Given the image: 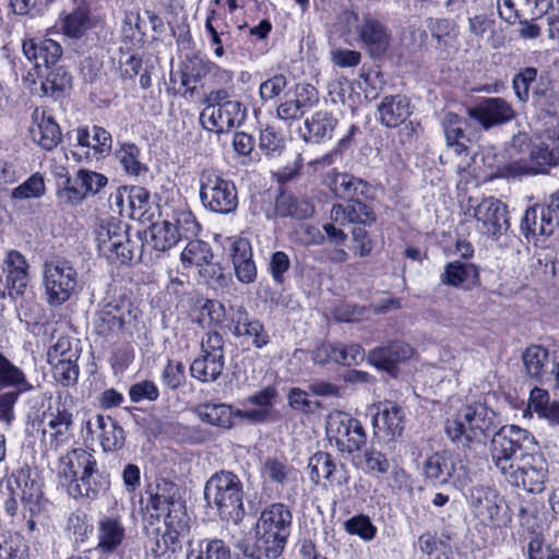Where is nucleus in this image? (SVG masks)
<instances>
[{
    "instance_id": "obj_1",
    "label": "nucleus",
    "mask_w": 559,
    "mask_h": 559,
    "mask_svg": "<svg viewBox=\"0 0 559 559\" xmlns=\"http://www.w3.org/2000/svg\"><path fill=\"white\" fill-rule=\"evenodd\" d=\"M510 155L513 159L507 166L509 174H547L559 165V123L537 129L533 141L524 132L515 134L510 143Z\"/></svg>"
},
{
    "instance_id": "obj_2",
    "label": "nucleus",
    "mask_w": 559,
    "mask_h": 559,
    "mask_svg": "<svg viewBox=\"0 0 559 559\" xmlns=\"http://www.w3.org/2000/svg\"><path fill=\"white\" fill-rule=\"evenodd\" d=\"M293 524L290 509L281 502L265 507L254 525V544L241 539L235 544V548L247 559H276L287 544Z\"/></svg>"
},
{
    "instance_id": "obj_3",
    "label": "nucleus",
    "mask_w": 559,
    "mask_h": 559,
    "mask_svg": "<svg viewBox=\"0 0 559 559\" xmlns=\"http://www.w3.org/2000/svg\"><path fill=\"white\" fill-rule=\"evenodd\" d=\"M497 427L495 411L477 403L462 406L453 418L447 419L444 430L459 448H471L473 444H485Z\"/></svg>"
},
{
    "instance_id": "obj_4",
    "label": "nucleus",
    "mask_w": 559,
    "mask_h": 559,
    "mask_svg": "<svg viewBox=\"0 0 559 559\" xmlns=\"http://www.w3.org/2000/svg\"><path fill=\"white\" fill-rule=\"evenodd\" d=\"M58 476L73 498H96L100 486L96 481L98 469L91 452L83 448L72 449L59 459Z\"/></svg>"
},
{
    "instance_id": "obj_5",
    "label": "nucleus",
    "mask_w": 559,
    "mask_h": 559,
    "mask_svg": "<svg viewBox=\"0 0 559 559\" xmlns=\"http://www.w3.org/2000/svg\"><path fill=\"white\" fill-rule=\"evenodd\" d=\"M243 489L240 478L229 471L213 474L204 487V498L217 509L221 518L238 524L245 516Z\"/></svg>"
},
{
    "instance_id": "obj_6",
    "label": "nucleus",
    "mask_w": 559,
    "mask_h": 559,
    "mask_svg": "<svg viewBox=\"0 0 559 559\" xmlns=\"http://www.w3.org/2000/svg\"><path fill=\"white\" fill-rule=\"evenodd\" d=\"M147 492V508L156 512V518L164 516L169 535H179L188 531L189 516L175 483L159 479L154 487H148Z\"/></svg>"
},
{
    "instance_id": "obj_7",
    "label": "nucleus",
    "mask_w": 559,
    "mask_h": 559,
    "mask_svg": "<svg viewBox=\"0 0 559 559\" xmlns=\"http://www.w3.org/2000/svg\"><path fill=\"white\" fill-rule=\"evenodd\" d=\"M531 443L527 430L518 426H503L491 437L490 454L495 466L506 476L513 473V469L530 452L527 444Z\"/></svg>"
},
{
    "instance_id": "obj_8",
    "label": "nucleus",
    "mask_w": 559,
    "mask_h": 559,
    "mask_svg": "<svg viewBox=\"0 0 559 559\" xmlns=\"http://www.w3.org/2000/svg\"><path fill=\"white\" fill-rule=\"evenodd\" d=\"M200 201L202 205L216 214L234 213L238 206V194L235 183L212 169L200 174Z\"/></svg>"
},
{
    "instance_id": "obj_9",
    "label": "nucleus",
    "mask_w": 559,
    "mask_h": 559,
    "mask_svg": "<svg viewBox=\"0 0 559 559\" xmlns=\"http://www.w3.org/2000/svg\"><path fill=\"white\" fill-rule=\"evenodd\" d=\"M199 224L189 211L175 214L174 221L164 219L152 224L145 231L150 243L156 251L165 252L175 247L181 238L189 239L197 235Z\"/></svg>"
},
{
    "instance_id": "obj_10",
    "label": "nucleus",
    "mask_w": 559,
    "mask_h": 559,
    "mask_svg": "<svg viewBox=\"0 0 559 559\" xmlns=\"http://www.w3.org/2000/svg\"><path fill=\"white\" fill-rule=\"evenodd\" d=\"M43 283L48 304L60 306L75 293L78 272L64 259L47 261L43 266Z\"/></svg>"
},
{
    "instance_id": "obj_11",
    "label": "nucleus",
    "mask_w": 559,
    "mask_h": 559,
    "mask_svg": "<svg viewBox=\"0 0 559 559\" xmlns=\"http://www.w3.org/2000/svg\"><path fill=\"white\" fill-rule=\"evenodd\" d=\"M129 226L116 217L99 221L95 240L99 252L107 259L127 263L133 259L128 235Z\"/></svg>"
},
{
    "instance_id": "obj_12",
    "label": "nucleus",
    "mask_w": 559,
    "mask_h": 559,
    "mask_svg": "<svg viewBox=\"0 0 559 559\" xmlns=\"http://www.w3.org/2000/svg\"><path fill=\"white\" fill-rule=\"evenodd\" d=\"M326 435L331 441H335V445L341 452L346 453L360 450L367 440L360 421L341 411L329 414L326 418Z\"/></svg>"
},
{
    "instance_id": "obj_13",
    "label": "nucleus",
    "mask_w": 559,
    "mask_h": 559,
    "mask_svg": "<svg viewBox=\"0 0 559 559\" xmlns=\"http://www.w3.org/2000/svg\"><path fill=\"white\" fill-rule=\"evenodd\" d=\"M135 319L136 312L129 301L108 302L95 313L94 331L105 338H111L129 330Z\"/></svg>"
},
{
    "instance_id": "obj_14",
    "label": "nucleus",
    "mask_w": 559,
    "mask_h": 559,
    "mask_svg": "<svg viewBox=\"0 0 559 559\" xmlns=\"http://www.w3.org/2000/svg\"><path fill=\"white\" fill-rule=\"evenodd\" d=\"M466 121L454 112H448L442 119V128L445 136L447 150L440 155V162L445 164L449 158L454 155L460 160L455 167L457 173L465 171L471 166V152L468 146L465 144L468 141L465 134Z\"/></svg>"
},
{
    "instance_id": "obj_15",
    "label": "nucleus",
    "mask_w": 559,
    "mask_h": 559,
    "mask_svg": "<svg viewBox=\"0 0 559 559\" xmlns=\"http://www.w3.org/2000/svg\"><path fill=\"white\" fill-rule=\"evenodd\" d=\"M109 205L121 216H127L134 221L146 222L151 217L148 214L151 210L150 193L143 187H119L110 194Z\"/></svg>"
},
{
    "instance_id": "obj_16",
    "label": "nucleus",
    "mask_w": 559,
    "mask_h": 559,
    "mask_svg": "<svg viewBox=\"0 0 559 559\" xmlns=\"http://www.w3.org/2000/svg\"><path fill=\"white\" fill-rule=\"evenodd\" d=\"M479 231L497 240L510 228L507 205L498 199L487 198L474 207Z\"/></svg>"
},
{
    "instance_id": "obj_17",
    "label": "nucleus",
    "mask_w": 559,
    "mask_h": 559,
    "mask_svg": "<svg viewBox=\"0 0 559 559\" xmlns=\"http://www.w3.org/2000/svg\"><path fill=\"white\" fill-rule=\"evenodd\" d=\"M504 477L513 486L523 487L530 492H540L547 479V467L544 457L528 453Z\"/></svg>"
},
{
    "instance_id": "obj_18",
    "label": "nucleus",
    "mask_w": 559,
    "mask_h": 559,
    "mask_svg": "<svg viewBox=\"0 0 559 559\" xmlns=\"http://www.w3.org/2000/svg\"><path fill=\"white\" fill-rule=\"evenodd\" d=\"M246 118V108L239 100L224 102L219 107L205 106L200 115L202 126L217 133L240 126Z\"/></svg>"
},
{
    "instance_id": "obj_19",
    "label": "nucleus",
    "mask_w": 559,
    "mask_h": 559,
    "mask_svg": "<svg viewBox=\"0 0 559 559\" xmlns=\"http://www.w3.org/2000/svg\"><path fill=\"white\" fill-rule=\"evenodd\" d=\"M472 504L478 516L495 526H504L510 522L508 506L496 491L485 487H474L471 492Z\"/></svg>"
},
{
    "instance_id": "obj_20",
    "label": "nucleus",
    "mask_w": 559,
    "mask_h": 559,
    "mask_svg": "<svg viewBox=\"0 0 559 559\" xmlns=\"http://www.w3.org/2000/svg\"><path fill=\"white\" fill-rule=\"evenodd\" d=\"M356 33L361 47L372 58L382 57L391 43V33L388 27L377 19L365 16L356 26Z\"/></svg>"
},
{
    "instance_id": "obj_21",
    "label": "nucleus",
    "mask_w": 559,
    "mask_h": 559,
    "mask_svg": "<svg viewBox=\"0 0 559 559\" xmlns=\"http://www.w3.org/2000/svg\"><path fill=\"white\" fill-rule=\"evenodd\" d=\"M310 479L318 485L325 479L331 486H343L349 480V475L344 464L337 466L333 456L328 452H316L308 460Z\"/></svg>"
},
{
    "instance_id": "obj_22",
    "label": "nucleus",
    "mask_w": 559,
    "mask_h": 559,
    "mask_svg": "<svg viewBox=\"0 0 559 559\" xmlns=\"http://www.w3.org/2000/svg\"><path fill=\"white\" fill-rule=\"evenodd\" d=\"M468 116L478 122L485 130L506 123L513 119L514 110L511 105L500 97H490L474 108H469Z\"/></svg>"
},
{
    "instance_id": "obj_23",
    "label": "nucleus",
    "mask_w": 559,
    "mask_h": 559,
    "mask_svg": "<svg viewBox=\"0 0 559 559\" xmlns=\"http://www.w3.org/2000/svg\"><path fill=\"white\" fill-rule=\"evenodd\" d=\"M531 105L534 109V116L538 120L549 119L550 126L559 123L557 114L559 109V93L550 80L539 78L536 82Z\"/></svg>"
},
{
    "instance_id": "obj_24",
    "label": "nucleus",
    "mask_w": 559,
    "mask_h": 559,
    "mask_svg": "<svg viewBox=\"0 0 559 559\" xmlns=\"http://www.w3.org/2000/svg\"><path fill=\"white\" fill-rule=\"evenodd\" d=\"M231 332L236 337L251 338L255 348H263L270 343V336L261 321L249 316L242 307H230Z\"/></svg>"
},
{
    "instance_id": "obj_25",
    "label": "nucleus",
    "mask_w": 559,
    "mask_h": 559,
    "mask_svg": "<svg viewBox=\"0 0 559 559\" xmlns=\"http://www.w3.org/2000/svg\"><path fill=\"white\" fill-rule=\"evenodd\" d=\"M23 53L32 62H34V70L37 73L47 71L48 68L58 63L62 56L61 45L53 39L36 40L29 38L23 41Z\"/></svg>"
},
{
    "instance_id": "obj_26",
    "label": "nucleus",
    "mask_w": 559,
    "mask_h": 559,
    "mask_svg": "<svg viewBox=\"0 0 559 559\" xmlns=\"http://www.w3.org/2000/svg\"><path fill=\"white\" fill-rule=\"evenodd\" d=\"M414 349L411 345L395 341L386 346L377 347L369 352L368 361L391 376H396L397 365L412 357Z\"/></svg>"
},
{
    "instance_id": "obj_27",
    "label": "nucleus",
    "mask_w": 559,
    "mask_h": 559,
    "mask_svg": "<svg viewBox=\"0 0 559 559\" xmlns=\"http://www.w3.org/2000/svg\"><path fill=\"white\" fill-rule=\"evenodd\" d=\"M29 134L41 148L51 151L61 141V130L55 119L46 110L36 108L32 114Z\"/></svg>"
},
{
    "instance_id": "obj_28",
    "label": "nucleus",
    "mask_w": 559,
    "mask_h": 559,
    "mask_svg": "<svg viewBox=\"0 0 559 559\" xmlns=\"http://www.w3.org/2000/svg\"><path fill=\"white\" fill-rule=\"evenodd\" d=\"M337 119L328 110H318L304 120L299 134L304 142L319 144L332 138Z\"/></svg>"
},
{
    "instance_id": "obj_29",
    "label": "nucleus",
    "mask_w": 559,
    "mask_h": 559,
    "mask_svg": "<svg viewBox=\"0 0 559 559\" xmlns=\"http://www.w3.org/2000/svg\"><path fill=\"white\" fill-rule=\"evenodd\" d=\"M378 119L386 128H396L411 116V100L407 96L388 95L377 106Z\"/></svg>"
},
{
    "instance_id": "obj_30",
    "label": "nucleus",
    "mask_w": 559,
    "mask_h": 559,
    "mask_svg": "<svg viewBox=\"0 0 559 559\" xmlns=\"http://www.w3.org/2000/svg\"><path fill=\"white\" fill-rule=\"evenodd\" d=\"M28 264L23 254L11 250L4 260V272L7 273V289L12 298L23 296L28 284Z\"/></svg>"
},
{
    "instance_id": "obj_31",
    "label": "nucleus",
    "mask_w": 559,
    "mask_h": 559,
    "mask_svg": "<svg viewBox=\"0 0 559 559\" xmlns=\"http://www.w3.org/2000/svg\"><path fill=\"white\" fill-rule=\"evenodd\" d=\"M329 187L340 199L357 200L359 195L371 198L373 190L369 182L346 173H336L330 177Z\"/></svg>"
},
{
    "instance_id": "obj_32",
    "label": "nucleus",
    "mask_w": 559,
    "mask_h": 559,
    "mask_svg": "<svg viewBox=\"0 0 559 559\" xmlns=\"http://www.w3.org/2000/svg\"><path fill=\"white\" fill-rule=\"evenodd\" d=\"M92 425L98 430V441L105 452H115L120 450L126 442L123 429L110 416L96 415L94 423L87 421V429H92Z\"/></svg>"
},
{
    "instance_id": "obj_33",
    "label": "nucleus",
    "mask_w": 559,
    "mask_h": 559,
    "mask_svg": "<svg viewBox=\"0 0 559 559\" xmlns=\"http://www.w3.org/2000/svg\"><path fill=\"white\" fill-rule=\"evenodd\" d=\"M468 33L477 43L486 38L492 49H499L506 43L503 31L497 28L495 19L485 13L468 17Z\"/></svg>"
},
{
    "instance_id": "obj_34",
    "label": "nucleus",
    "mask_w": 559,
    "mask_h": 559,
    "mask_svg": "<svg viewBox=\"0 0 559 559\" xmlns=\"http://www.w3.org/2000/svg\"><path fill=\"white\" fill-rule=\"evenodd\" d=\"M373 427L378 432L382 431L392 438L401 436L404 429L403 409L391 401L380 403L373 416Z\"/></svg>"
},
{
    "instance_id": "obj_35",
    "label": "nucleus",
    "mask_w": 559,
    "mask_h": 559,
    "mask_svg": "<svg viewBox=\"0 0 559 559\" xmlns=\"http://www.w3.org/2000/svg\"><path fill=\"white\" fill-rule=\"evenodd\" d=\"M230 255L237 278L241 283H252L257 276V267L250 242L245 238L236 239L231 245Z\"/></svg>"
},
{
    "instance_id": "obj_36",
    "label": "nucleus",
    "mask_w": 559,
    "mask_h": 559,
    "mask_svg": "<svg viewBox=\"0 0 559 559\" xmlns=\"http://www.w3.org/2000/svg\"><path fill=\"white\" fill-rule=\"evenodd\" d=\"M124 539V527L118 516H103L98 521L97 549L103 554L114 552Z\"/></svg>"
},
{
    "instance_id": "obj_37",
    "label": "nucleus",
    "mask_w": 559,
    "mask_h": 559,
    "mask_svg": "<svg viewBox=\"0 0 559 559\" xmlns=\"http://www.w3.org/2000/svg\"><path fill=\"white\" fill-rule=\"evenodd\" d=\"M314 205L308 199H297L290 193L281 192L275 200V214L280 217L306 219L313 215Z\"/></svg>"
},
{
    "instance_id": "obj_38",
    "label": "nucleus",
    "mask_w": 559,
    "mask_h": 559,
    "mask_svg": "<svg viewBox=\"0 0 559 559\" xmlns=\"http://www.w3.org/2000/svg\"><path fill=\"white\" fill-rule=\"evenodd\" d=\"M36 76L44 79L41 81V91L45 95L59 98L67 90L71 87L72 78L64 67L53 66L47 71H40Z\"/></svg>"
},
{
    "instance_id": "obj_39",
    "label": "nucleus",
    "mask_w": 559,
    "mask_h": 559,
    "mask_svg": "<svg viewBox=\"0 0 559 559\" xmlns=\"http://www.w3.org/2000/svg\"><path fill=\"white\" fill-rule=\"evenodd\" d=\"M25 373L0 353V391H19V393L34 390Z\"/></svg>"
},
{
    "instance_id": "obj_40",
    "label": "nucleus",
    "mask_w": 559,
    "mask_h": 559,
    "mask_svg": "<svg viewBox=\"0 0 559 559\" xmlns=\"http://www.w3.org/2000/svg\"><path fill=\"white\" fill-rule=\"evenodd\" d=\"M236 411L224 403H204L197 406L195 413L206 424L229 429L233 426V418Z\"/></svg>"
},
{
    "instance_id": "obj_41",
    "label": "nucleus",
    "mask_w": 559,
    "mask_h": 559,
    "mask_svg": "<svg viewBox=\"0 0 559 559\" xmlns=\"http://www.w3.org/2000/svg\"><path fill=\"white\" fill-rule=\"evenodd\" d=\"M225 367V359L215 355L202 354L195 358L190 366L191 376L201 382L216 381Z\"/></svg>"
},
{
    "instance_id": "obj_42",
    "label": "nucleus",
    "mask_w": 559,
    "mask_h": 559,
    "mask_svg": "<svg viewBox=\"0 0 559 559\" xmlns=\"http://www.w3.org/2000/svg\"><path fill=\"white\" fill-rule=\"evenodd\" d=\"M423 471L426 480L433 485H442L452 477L453 466L444 453L437 452L425 460Z\"/></svg>"
},
{
    "instance_id": "obj_43",
    "label": "nucleus",
    "mask_w": 559,
    "mask_h": 559,
    "mask_svg": "<svg viewBox=\"0 0 559 559\" xmlns=\"http://www.w3.org/2000/svg\"><path fill=\"white\" fill-rule=\"evenodd\" d=\"M429 29L439 50L448 51L449 49H455L459 35L455 22L448 19H437L430 22Z\"/></svg>"
},
{
    "instance_id": "obj_44",
    "label": "nucleus",
    "mask_w": 559,
    "mask_h": 559,
    "mask_svg": "<svg viewBox=\"0 0 559 559\" xmlns=\"http://www.w3.org/2000/svg\"><path fill=\"white\" fill-rule=\"evenodd\" d=\"M91 27L88 10L80 5L61 20V31L70 38H81Z\"/></svg>"
},
{
    "instance_id": "obj_45",
    "label": "nucleus",
    "mask_w": 559,
    "mask_h": 559,
    "mask_svg": "<svg viewBox=\"0 0 559 559\" xmlns=\"http://www.w3.org/2000/svg\"><path fill=\"white\" fill-rule=\"evenodd\" d=\"M478 276L476 266L472 263L454 261L447 264L442 280L451 286H460L474 282Z\"/></svg>"
},
{
    "instance_id": "obj_46",
    "label": "nucleus",
    "mask_w": 559,
    "mask_h": 559,
    "mask_svg": "<svg viewBox=\"0 0 559 559\" xmlns=\"http://www.w3.org/2000/svg\"><path fill=\"white\" fill-rule=\"evenodd\" d=\"M548 352L539 345L530 346L522 355L527 374L540 381L545 374L548 362Z\"/></svg>"
},
{
    "instance_id": "obj_47",
    "label": "nucleus",
    "mask_w": 559,
    "mask_h": 559,
    "mask_svg": "<svg viewBox=\"0 0 559 559\" xmlns=\"http://www.w3.org/2000/svg\"><path fill=\"white\" fill-rule=\"evenodd\" d=\"M21 481L24 483L22 487V500L28 504L32 514L37 513L41 509V502L44 500V493L40 485L35 480H29L28 475L21 472L16 478V483L21 487Z\"/></svg>"
},
{
    "instance_id": "obj_48",
    "label": "nucleus",
    "mask_w": 559,
    "mask_h": 559,
    "mask_svg": "<svg viewBox=\"0 0 559 559\" xmlns=\"http://www.w3.org/2000/svg\"><path fill=\"white\" fill-rule=\"evenodd\" d=\"M212 258L211 246L202 240H190L181 253L182 263L198 266L209 264Z\"/></svg>"
},
{
    "instance_id": "obj_49",
    "label": "nucleus",
    "mask_w": 559,
    "mask_h": 559,
    "mask_svg": "<svg viewBox=\"0 0 559 559\" xmlns=\"http://www.w3.org/2000/svg\"><path fill=\"white\" fill-rule=\"evenodd\" d=\"M260 150L269 158L281 156L285 150V140L283 135L272 126H266L260 134Z\"/></svg>"
},
{
    "instance_id": "obj_50",
    "label": "nucleus",
    "mask_w": 559,
    "mask_h": 559,
    "mask_svg": "<svg viewBox=\"0 0 559 559\" xmlns=\"http://www.w3.org/2000/svg\"><path fill=\"white\" fill-rule=\"evenodd\" d=\"M79 358L49 361L52 367V374L57 382L63 386L76 383L79 378V367L76 365Z\"/></svg>"
},
{
    "instance_id": "obj_51",
    "label": "nucleus",
    "mask_w": 559,
    "mask_h": 559,
    "mask_svg": "<svg viewBox=\"0 0 559 559\" xmlns=\"http://www.w3.org/2000/svg\"><path fill=\"white\" fill-rule=\"evenodd\" d=\"M537 69L534 67H526L513 76L512 88L515 96L522 103H527L530 99V87L532 83L537 82Z\"/></svg>"
},
{
    "instance_id": "obj_52",
    "label": "nucleus",
    "mask_w": 559,
    "mask_h": 559,
    "mask_svg": "<svg viewBox=\"0 0 559 559\" xmlns=\"http://www.w3.org/2000/svg\"><path fill=\"white\" fill-rule=\"evenodd\" d=\"M43 436L48 448L56 451L73 438V426L45 425Z\"/></svg>"
},
{
    "instance_id": "obj_53",
    "label": "nucleus",
    "mask_w": 559,
    "mask_h": 559,
    "mask_svg": "<svg viewBox=\"0 0 559 559\" xmlns=\"http://www.w3.org/2000/svg\"><path fill=\"white\" fill-rule=\"evenodd\" d=\"M287 99L305 116L318 104V91L310 84H297L294 97Z\"/></svg>"
},
{
    "instance_id": "obj_54",
    "label": "nucleus",
    "mask_w": 559,
    "mask_h": 559,
    "mask_svg": "<svg viewBox=\"0 0 559 559\" xmlns=\"http://www.w3.org/2000/svg\"><path fill=\"white\" fill-rule=\"evenodd\" d=\"M139 153L140 151L134 144H123L117 151V158L130 175L139 176L142 171H146V166L139 160Z\"/></svg>"
},
{
    "instance_id": "obj_55",
    "label": "nucleus",
    "mask_w": 559,
    "mask_h": 559,
    "mask_svg": "<svg viewBox=\"0 0 559 559\" xmlns=\"http://www.w3.org/2000/svg\"><path fill=\"white\" fill-rule=\"evenodd\" d=\"M121 33L123 39L132 45L143 43L145 33L142 29L141 17L138 12H129L126 14Z\"/></svg>"
},
{
    "instance_id": "obj_56",
    "label": "nucleus",
    "mask_w": 559,
    "mask_h": 559,
    "mask_svg": "<svg viewBox=\"0 0 559 559\" xmlns=\"http://www.w3.org/2000/svg\"><path fill=\"white\" fill-rule=\"evenodd\" d=\"M162 382L169 390H177L182 386L186 382L183 364L168 360L162 372Z\"/></svg>"
},
{
    "instance_id": "obj_57",
    "label": "nucleus",
    "mask_w": 559,
    "mask_h": 559,
    "mask_svg": "<svg viewBox=\"0 0 559 559\" xmlns=\"http://www.w3.org/2000/svg\"><path fill=\"white\" fill-rule=\"evenodd\" d=\"M45 193L44 178L39 174L32 175L25 182L13 189V199L39 198Z\"/></svg>"
},
{
    "instance_id": "obj_58",
    "label": "nucleus",
    "mask_w": 559,
    "mask_h": 559,
    "mask_svg": "<svg viewBox=\"0 0 559 559\" xmlns=\"http://www.w3.org/2000/svg\"><path fill=\"white\" fill-rule=\"evenodd\" d=\"M524 539L527 540L528 559H551L554 557L555 551L545 543L542 532L525 535Z\"/></svg>"
},
{
    "instance_id": "obj_59",
    "label": "nucleus",
    "mask_w": 559,
    "mask_h": 559,
    "mask_svg": "<svg viewBox=\"0 0 559 559\" xmlns=\"http://www.w3.org/2000/svg\"><path fill=\"white\" fill-rule=\"evenodd\" d=\"M79 350L78 347L72 346V341L69 336H60L56 341L55 344H52L47 353V360L49 361H56V360H62L63 359H71V358H79Z\"/></svg>"
},
{
    "instance_id": "obj_60",
    "label": "nucleus",
    "mask_w": 559,
    "mask_h": 559,
    "mask_svg": "<svg viewBox=\"0 0 559 559\" xmlns=\"http://www.w3.org/2000/svg\"><path fill=\"white\" fill-rule=\"evenodd\" d=\"M345 528L349 534L358 535L365 540H371L376 536L377 528L367 515H356L346 521Z\"/></svg>"
},
{
    "instance_id": "obj_61",
    "label": "nucleus",
    "mask_w": 559,
    "mask_h": 559,
    "mask_svg": "<svg viewBox=\"0 0 559 559\" xmlns=\"http://www.w3.org/2000/svg\"><path fill=\"white\" fill-rule=\"evenodd\" d=\"M107 182L104 175L92 170L80 169L76 174V183L82 186L85 197L88 193H97Z\"/></svg>"
},
{
    "instance_id": "obj_62",
    "label": "nucleus",
    "mask_w": 559,
    "mask_h": 559,
    "mask_svg": "<svg viewBox=\"0 0 559 559\" xmlns=\"http://www.w3.org/2000/svg\"><path fill=\"white\" fill-rule=\"evenodd\" d=\"M365 358V352L359 344H350L347 346L335 345V356L333 361L342 365H356L362 361Z\"/></svg>"
},
{
    "instance_id": "obj_63",
    "label": "nucleus",
    "mask_w": 559,
    "mask_h": 559,
    "mask_svg": "<svg viewBox=\"0 0 559 559\" xmlns=\"http://www.w3.org/2000/svg\"><path fill=\"white\" fill-rule=\"evenodd\" d=\"M289 406L305 414L313 413L314 409L321 407L320 402H313L308 399V393L300 388H293L287 395Z\"/></svg>"
},
{
    "instance_id": "obj_64",
    "label": "nucleus",
    "mask_w": 559,
    "mask_h": 559,
    "mask_svg": "<svg viewBox=\"0 0 559 559\" xmlns=\"http://www.w3.org/2000/svg\"><path fill=\"white\" fill-rule=\"evenodd\" d=\"M347 211L349 215V223L371 225L377 218L371 207L358 199L348 203Z\"/></svg>"
}]
</instances>
